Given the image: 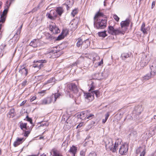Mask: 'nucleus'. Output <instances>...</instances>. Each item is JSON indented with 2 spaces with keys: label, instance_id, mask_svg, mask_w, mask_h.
I'll return each mask as SVG.
<instances>
[{
  "label": "nucleus",
  "instance_id": "nucleus-60",
  "mask_svg": "<svg viewBox=\"0 0 156 156\" xmlns=\"http://www.w3.org/2000/svg\"><path fill=\"white\" fill-rule=\"evenodd\" d=\"M135 132V133H136V132Z\"/></svg>",
  "mask_w": 156,
  "mask_h": 156
},
{
  "label": "nucleus",
  "instance_id": "nucleus-20",
  "mask_svg": "<svg viewBox=\"0 0 156 156\" xmlns=\"http://www.w3.org/2000/svg\"><path fill=\"white\" fill-rule=\"evenodd\" d=\"M39 41L38 40L35 39L32 41L30 44V46L34 48H36L39 45Z\"/></svg>",
  "mask_w": 156,
  "mask_h": 156
},
{
  "label": "nucleus",
  "instance_id": "nucleus-51",
  "mask_svg": "<svg viewBox=\"0 0 156 156\" xmlns=\"http://www.w3.org/2000/svg\"><path fill=\"white\" fill-rule=\"evenodd\" d=\"M103 63V60H101L100 62H99V63H98V65L99 66H100Z\"/></svg>",
  "mask_w": 156,
  "mask_h": 156
},
{
  "label": "nucleus",
  "instance_id": "nucleus-34",
  "mask_svg": "<svg viewBox=\"0 0 156 156\" xmlns=\"http://www.w3.org/2000/svg\"><path fill=\"white\" fill-rule=\"evenodd\" d=\"M40 104L41 105H46L48 104L46 98L42 100L40 102Z\"/></svg>",
  "mask_w": 156,
  "mask_h": 156
},
{
  "label": "nucleus",
  "instance_id": "nucleus-10",
  "mask_svg": "<svg viewBox=\"0 0 156 156\" xmlns=\"http://www.w3.org/2000/svg\"><path fill=\"white\" fill-rule=\"evenodd\" d=\"M47 62V61L45 60H41L37 61L36 62V64H34L33 66L34 68L38 67L39 69L42 67L43 65V63H45Z\"/></svg>",
  "mask_w": 156,
  "mask_h": 156
},
{
  "label": "nucleus",
  "instance_id": "nucleus-27",
  "mask_svg": "<svg viewBox=\"0 0 156 156\" xmlns=\"http://www.w3.org/2000/svg\"><path fill=\"white\" fill-rule=\"evenodd\" d=\"M56 12L58 13V14L60 16H61L63 13V10L62 9V8L59 7H58L57 8L56 10Z\"/></svg>",
  "mask_w": 156,
  "mask_h": 156
},
{
  "label": "nucleus",
  "instance_id": "nucleus-19",
  "mask_svg": "<svg viewBox=\"0 0 156 156\" xmlns=\"http://www.w3.org/2000/svg\"><path fill=\"white\" fill-rule=\"evenodd\" d=\"M74 3L73 0H67L65 3V5L66 6L67 9L68 10L71 7Z\"/></svg>",
  "mask_w": 156,
  "mask_h": 156
},
{
  "label": "nucleus",
  "instance_id": "nucleus-16",
  "mask_svg": "<svg viewBox=\"0 0 156 156\" xmlns=\"http://www.w3.org/2000/svg\"><path fill=\"white\" fill-rule=\"evenodd\" d=\"M25 139L23 138H17L16 140L14 141L13 143V146L15 147H16L22 144L25 140Z\"/></svg>",
  "mask_w": 156,
  "mask_h": 156
},
{
  "label": "nucleus",
  "instance_id": "nucleus-58",
  "mask_svg": "<svg viewBox=\"0 0 156 156\" xmlns=\"http://www.w3.org/2000/svg\"><path fill=\"white\" fill-rule=\"evenodd\" d=\"M1 153H2V151H1V149H0V155H1Z\"/></svg>",
  "mask_w": 156,
  "mask_h": 156
},
{
  "label": "nucleus",
  "instance_id": "nucleus-28",
  "mask_svg": "<svg viewBox=\"0 0 156 156\" xmlns=\"http://www.w3.org/2000/svg\"><path fill=\"white\" fill-rule=\"evenodd\" d=\"M57 52L56 51H55L53 49H52L49 52V53H47V56L49 57V58H51L52 57V55L54 54L55 53H56Z\"/></svg>",
  "mask_w": 156,
  "mask_h": 156
},
{
  "label": "nucleus",
  "instance_id": "nucleus-47",
  "mask_svg": "<svg viewBox=\"0 0 156 156\" xmlns=\"http://www.w3.org/2000/svg\"><path fill=\"white\" fill-rule=\"evenodd\" d=\"M96 154L95 152L90 153L88 156H96Z\"/></svg>",
  "mask_w": 156,
  "mask_h": 156
},
{
  "label": "nucleus",
  "instance_id": "nucleus-46",
  "mask_svg": "<svg viewBox=\"0 0 156 156\" xmlns=\"http://www.w3.org/2000/svg\"><path fill=\"white\" fill-rule=\"evenodd\" d=\"M46 36L48 39H50L51 38V37L50 34L49 33H47L46 34Z\"/></svg>",
  "mask_w": 156,
  "mask_h": 156
},
{
  "label": "nucleus",
  "instance_id": "nucleus-41",
  "mask_svg": "<svg viewBox=\"0 0 156 156\" xmlns=\"http://www.w3.org/2000/svg\"><path fill=\"white\" fill-rule=\"evenodd\" d=\"M24 134V136L26 137H27L30 133V132L28 131H26Z\"/></svg>",
  "mask_w": 156,
  "mask_h": 156
},
{
  "label": "nucleus",
  "instance_id": "nucleus-13",
  "mask_svg": "<svg viewBox=\"0 0 156 156\" xmlns=\"http://www.w3.org/2000/svg\"><path fill=\"white\" fill-rule=\"evenodd\" d=\"M19 72L23 76H26L28 73L27 69L23 66H22L20 67Z\"/></svg>",
  "mask_w": 156,
  "mask_h": 156
},
{
  "label": "nucleus",
  "instance_id": "nucleus-17",
  "mask_svg": "<svg viewBox=\"0 0 156 156\" xmlns=\"http://www.w3.org/2000/svg\"><path fill=\"white\" fill-rule=\"evenodd\" d=\"M87 111H83L81 112L78 115V118L82 120H85L87 119Z\"/></svg>",
  "mask_w": 156,
  "mask_h": 156
},
{
  "label": "nucleus",
  "instance_id": "nucleus-57",
  "mask_svg": "<svg viewBox=\"0 0 156 156\" xmlns=\"http://www.w3.org/2000/svg\"><path fill=\"white\" fill-rule=\"evenodd\" d=\"M93 62H95V58H93Z\"/></svg>",
  "mask_w": 156,
  "mask_h": 156
},
{
  "label": "nucleus",
  "instance_id": "nucleus-48",
  "mask_svg": "<svg viewBox=\"0 0 156 156\" xmlns=\"http://www.w3.org/2000/svg\"><path fill=\"white\" fill-rule=\"evenodd\" d=\"M27 101V100H25L24 101H23L21 104H20V106H22Z\"/></svg>",
  "mask_w": 156,
  "mask_h": 156
},
{
  "label": "nucleus",
  "instance_id": "nucleus-1",
  "mask_svg": "<svg viewBox=\"0 0 156 156\" xmlns=\"http://www.w3.org/2000/svg\"><path fill=\"white\" fill-rule=\"evenodd\" d=\"M103 13L98 11L95 14L94 18V26L98 29L105 28L107 26V20Z\"/></svg>",
  "mask_w": 156,
  "mask_h": 156
},
{
  "label": "nucleus",
  "instance_id": "nucleus-38",
  "mask_svg": "<svg viewBox=\"0 0 156 156\" xmlns=\"http://www.w3.org/2000/svg\"><path fill=\"white\" fill-rule=\"evenodd\" d=\"M45 91L46 90H43L40 92H38V93L40 95L43 96L45 94Z\"/></svg>",
  "mask_w": 156,
  "mask_h": 156
},
{
  "label": "nucleus",
  "instance_id": "nucleus-12",
  "mask_svg": "<svg viewBox=\"0 0 156 156\" xmlns=\"http://www.w3.org/2000/svg\"><path fill=\"white\" fill-rule=\"evenodd\" d=\"M78 23V20L76 19L73 20L70 22V27L72 30H74L77 28Z\"/></svg>",
  "mask_w": 156,
  "mask_h": 156
},
{
  "label": "nucleus",
  "instance_id": "nucleus-18",
  "mask_svg": "<svg viewBox=\"0 0 156 156\" xmlns=\"http://www.w3.org/2000/svg\"><path fill=\"white\" fill-rule=\"evenodd\" d=\"M151 70V73L152 75L154 76L156 73V62L155 63H153L152 65L150 67Z\"/></svg>",
  "mask_w": 156,
  "mask_h": 156
},
{
  "label": "nucleus",
  "instance_id": "nucleus-4",
  "mask_svg": "<svg viewBox=\"0 0 156 156\" xmlns=\"http://www.w3.org/2000/svg\"><path fill=\"white\" fill-rule=\"evenodd\" d=\"M94 94L96 95L97 97H98L99 96L100 92L98 90H96L88 93H84V97L88 101H91L94 98Z\"/></svg>",
  "mask_w": 156,
  "mask_h": 156
},
{
  "label": "nucleus",
  "instance_id": "nucleus-59",
  "mask_svg": "<svg viewBox=\"0 0 156 156\" xmlns=\"http://www.w3.org/2000/svg\"><path fill=\"white\" fill-rule=\"evenodd\" d=\"M90 143H91L92 144H93V141H90Z\"/></svg>",
  "mask_w": 156,
  "mask_h": 156
},
{
  "label": "nucleus",
  "instance_id": "nucleus-52",
  "mask_svg": "<svg viewBox=\"0 0 156 156\" xmlns=\"http://www.w3.org/2000/svg\"><path fill=\"white\" fill-rule=\"evenodd\" d=\"M155 1H153L152 2V7L153 8L154 7L155 5Z\"/></svg>",
  "mask_w": 156,
  "mask_h": 156
},
{
  "label": "nucleus",
  "instance_id": "nucleus-50",
  "mask_svg": "<svg viewBox=\"0 0 156 156\" xmlns=\"http://www.w3.org/2000/svg\"><path fill=\"white\" fill-rule=\"evenodd\" d=\"M27 120L28 121L30 122L31 124L32 123V120L30 118H28Z\"/></svg>",
  "mask_w": 156,
  "mask_h": 156
},
{
  "label": "nucleus",
  "instance_id": "nucleus-56",
  "mask_svg": "<svg viewBox=\"0 0 156 156\" xmlns=\"http://www.w3.org/2000/svg\"><path fill=\"white\" fill-rule=\"evenodd\" d=\"M154 119H156V115H154Z\"/></svg>",
  "mask_w": 156,
  "mask_h": 156
},
{
  "label": "nucleus",
  "instance_id": "nucleus-22",
  "mask_svg": "<svg viewBox=\"0 0 156 156\" xmlns=\"http://www.w3.org/2000/svg\"><path fill=\"white\" fill-rule=\"evenodd\" d=\"M20 127L21 129L23 131H25L27 129V123L20 122L19 123Z\"/></svg>",
  "mask_w": 156,
  "mask_h": 156
},
{
  "label": "nucleus",
  "instance_id": "nucleus-35",
  "mask_svg": "<svg viewBox=\"0 0 156 156\" xmlns=\"http://www.w3.org/2000/svg\"><path fill=\"white\" fill-rule=\"evenodd\" d=\"M94 117V115L92 114H89L88 113L87 114V119H90L93 118Z\"/></svg>",
  "mask_w": 156,
  "mask_h": 156
},
{
  "label": "nucleus",
  "instance_id": "nucleus-49",
  "mask_svg": "<svg viewBox=\"0 0 156 156\" xmlns=\"http://www.w3.org/2000/svg\"><path fill=\"white\" fill-rule=\"evenodd\" d=\"M16 38H18V39H17V41L18 40V39H19V38L18 37V35L17 34L15 35H14V36L13 37V39H15Z\"/></svg>",
  "mask_w": 156,
  "mask_h": 156
},
{
  "label": "nucleus",
  "instance_id": "nucleus-55",
  "mask_svg": "<svg viewBox=\"0 0 156 156\" xmlns=\"http://www.w3.org/2000/svg\"><path fill=\"white\" fill-rule=\"evenodd\" d=\"M43 138V137H40L39 138V139L40 140L41 139Z\"/></svg>",
  "mask_w": 156,
  "mask_h": 156
},
{
  "label": "nucleus",
  "instance_id": "nucleus-11",
  "mask_svg": "<svg viewBox=\"0 0 156 156\" xmlns=\"http://www.w3.org/2000/svg\"><path fill=\"white\" fill-rule=\"evenodd\" d=\"M50 30L53 34H56L59 33L60 30L55 24H53L50 26Z\"/></svg>",
  "mask_w": 156,
  "mask_h": 156
},
{
  "label": "nucleus",
  "instance_id": "nucleus-36",
  "mask_svg": "<svg viewBox=\"0 0 156 156\" xmlns=\"http://www.w3.org/2000/svg\"><path fill=\"white\" fill-rule=\"evenodd\" d=\"M64 37H65L61 33V34L57 37L56 40L57 41H59L64 38Z\"/></svg>",
  "mask_w": 156,
  "mask_h": 156
},
{
  "label": "nucleus",
  "instance_id": "nucleus-40",
  "mask_svg": "<svg viewBox=\"0 0 156 156\" xmlns=\"http://www.w3.org/2000/svg\"><path fill=\"white\" fill-rule=\"evenodd\" d=\"M48 124L46 122H42L41 124V126H48Z\"/></svg>",
  "mask_w": 156,
  "mask_h": 156
},
{
  "label": "nucleus",
  "instance_id": "nucleus-25",
  "mask_svg": "<svg viewBox=\"0 0 156 156\" xmlns=\"http://www.w3.org/2000/svg\"><path fill=\"white\" fill-rule=\"evenodd\" d=\"M152 76V73H151L146 74L143 77V80H147L150 79Z\"/></svg>",
  "mask_w": 156,
  "mask_h": 156
},
{
  "label": "nucleus",
  "instance_id": "nucleus-37",
  "mask_svg": "<svg viewBox=\"0 0 156 156\" xmlns=\"http://www.w3.org/2000/svg\"><path fill=\"white\" fill-rule=\"evenodd\" d=\"M78 12V10L77 9H75L73 10L72 12H71V15L73 16H74Z\"/></svg>",
  "mask_w": 156,
  "mask_h": 156
},
{
  "label": "nucleus",
  "instance_id": "nucleus-15",
  "mask_svg": "<svg viewBox=\"0 0 156 156\" xmlns=\"http://www.w3.org/2000/svg\"><path fill=\"white\" fill-rule=\"evenodd\" d=\"M146 149L145 147L144 148L140 147L136 150V153L138 154L141 153L140 156H144L145 154Z\"/></svg>",
  "mask_w": 156,
  "mask_h": 156
},
{
  "label": "nucleus",
  "instance_id": "nucleus-29",
  "mask_svg": "<svg viewBox=\"0 0 156 156\" xmlns=\"http://www.w3.org/2000/svg\"><path fill=\"white\" fill-rule=\"evenodd\" d=\"M129 54L128 53H123L121 55V57L124 60H125L126 58L129 57Z\"/></svg>",
  "mask_w": 156,
  "mask_h": 156
},
{
  "label": "nucleus",
  "instance_id": "nucleus-33",
  "mask_svg": "<svg viewBox=\"0 0 156 156\" xmlns=\"http://www.w3.org/2000/svg\"><path fill=\"white\" fill-rule=\"evenodd\" d=\"M90 88L89 90V92L93 91L95 89V87L94 86V83L92 82L90 86Z\"/></svg>",
  "mask_w": 156,
  "mask_h": 156
},
{
  "label": "nucleus",
  "instance_id": "nucleus-21",
  "mask_svg": "<svg viewBox=\"0 0 156 156\" xmlns=\"http://www.w3.org/2000/svg\"><path fill=\"white\" fill-rule=\"evenodd\" d=\"M77 150V147L74 145H73L72 147H70L69 151L70 153L72 154L73 156H75Z\"/></svg>",
  "mask_w": 156,
  "mask_h": 156
},
{
  "label": "nucleus",
  "instance_id": "nucleus-26",
  "mask_svg": "<svg viewBox=\"0 0 156 156\" xmlns=\"http://www.w3.org/2000/svg\"><path fill=\"white\" fill-rule=\"evenodd\" d=\"M145 24L144 23H143L142 24L141 27V30L143 32L144 34H147V29L145 28Z\"/></svg>",
  "mask_w": 156,
  "mask_h": 156
},
{
  "label": "nucleus",
  "instance_id": "nucleus-24",
  "mask_svg": "<svg viewBox=\"0 0 156 156\" xmlns=\"http://www.w3.org/2000/svg\"><path fill=\"white\" fill-rule=\"evenodd\" d=\"M106 31L99 32L98 33V34L99 37H105L106 36H107V35L106 34Z\"/></svg>",
  "mask_w": 156,
  "mask_h": 156
},
{
  "label": "nucleus",
  "instance_id": "nucleus-7",
  "mask_svg": "<svg viewBox=\"0 0 156 156\" xmlns=\"http://www.w3.org/2000/svg\"><path fill=\"white\" fill-rule=\"evenodd\" d=\"M130 23V20L129 19L126 20L122 21L120 23L122 29L121 31L122 32V34H124L126 31L127 27L129 26Z\"/></svg>",
  "mask_w": 156,
  "mask_h": 156
},
{
  "label": "nucleus",
  "instance_id": "nucleus-44",
  "mask_svg": "<svg viewBox=\"0 0 156 156\" xmlns=\"http://www.w3.org/2000/svg\"><path fill=\"white\" fill-rule=\"evenodd\" d=\"M84 124L83 122H80L79 124L77 126L76 128H80Z\"/></svg>",
  "mask_w": 156,
  "mask_h": 156
},
{
  "label": "nucleus",
  "instance_id": "nucleus-43",
  "mask_svg": "<svg viewBox=\"0 0 156 156\" xmlns=\"http://www.w3.org/2000/svg\"><path fill=\"white\" fill-rule=\"evenodd\" d=\"M114 19L117 21H119V18L116 15H114L113 16Z\"/></svg>",
  "mask_w": 156,
  "mask_h": 156
},
{
  "label": "nucleus",
  "instance_id": "nucleus-53",
  "mask_svg": "<svg viewBox=\"0 0 156 156\" xmlns=\"http://www.w3.org/2000/svg\"><path fill=\"white\" fill-rule=\"evenodd\" d=\"M2 2H1V1H0V9H1V8L2 7Z\"/></svg>",
  "mask_w": 156,
  "mask_h": 156
},
{
  "label": "nucleus",
  "instance_id": "nucleus-30",
  "mask_svg": "<svg viewBox=\"0 0 156 156\" xmlns=\"http://www.w3.org/2000/svg\"><path fill=\"white\" fill-rule=\"evenodd\" d=\"M84 43L83 42L82 40L80 38H78L76 43V45L78 47H80Z\"/></svg>",
  "mask_w": 156,
  "mask_h": 156
},
{
  "label": "nucleus",
  "instance_id": "nucleus-14",
  "mask_svg": "<svg viewBox=\"0 0 156 156\" xmlns=\"http://www.w3.org/2000/svg\"><path fill=\"white\" fill-rule=\"evenodd\" d=\"M47 16L50 19L54 20L56 16V13L55 11L51 10L47 14Z\"/></svg>",
  "mask_w": 156,
  "mask_h": 156
},
{
  "label": "nucleus",
  "instance_id": "nucleus-31",
  "mask_svg": "<svg viewBox=\"0 0 156 156\" xmlns=\"http://www.w3.org/2000/svg\"><path fill=\"white\" fill-rule=\"evenodd\" d=\"M61 34L65 37L68 34V30L66 29H64L62 31Z\"/></svg>",
  "mask_w": 156,
  "mask_h": 156
},
{
  "label": "nucleus",
  "instance_id": "nucleus-2",
  "mask_svg": "<svg viewBox=\"0 0 156 156\" xmlns=\"http://www.w3.org/2000/svg\"><path fill=\"white\" fill-rule=\"evenodd\" d=\"M122 141L121 139H118L116 140L115 143L114 144L112 140L110 139L109 141L106 143V149H109L112 152H115L118 146L121 144Z\"/></svg>",
  "mask_w": 156,
  "mask_h": 156
},
{
  "label": "nucleus",
  "instance_id": "nucleus-54",
  "mask_svg": "<svg viewBox=\"0 0 156 156\" xmlns=\"http://www.w3.org/2000/svg\"><path fill=\"white\" fill-rule=\"evenodd\" d=\"M96 59L98 60L99 59V57L98 56H96Z\"/></svg>",
  "mask_w": 156,
  "mask_h": 156
},
{
  "label": "nucleus",
  "instance_id": "nucleus-5",
  "mask_svg": "<svg viewBox=\"0 0 156 156\" xmlns=\"http://www.w3.org/2000/svg\"><path fill=\"white\" fill-rule=\"evenodd\" d=\"M60 96L59 93H55L53 94L51 96L46 98L48 104L52 102L54 103L56 100L57 98H59Z\"/></svg>",
  "mask_w": 156,
  "mask_h": 156
},
{
  "label": "nucleus",
  "instance_id": "nucleus-6",
  "mask_svg": "<svg viewBox=\"0 0 156 156\" xmlns=\"http://www.w3.org/2000/svg\"><path fill=\"white\" fill-rule=\"evenodd\" d=\"M108 33L112 35H116L122 34V32L121 31V29H115L112 26H109L108 29Z\"/></svg>",
  "mask_w": 156,
  "mask_h": 156
},
{
  "label": "nucleus",
  "instance_id": "nucleus-9",
  "mask_svg": "<svg viewBox=\"0 0 156 156\" xmlns=\"http://www.w3.org/2000/svg\"><path fill=\"white\" fill-rule=\"evenodd\" d=\"M149 61V57L145 55H144L140 63V66L141 67H144L146 66Z\"/></svg>",
  "mask_w": 156,
  "mask_h": 156
},
{
  "label": "nucleus",
  "instance_id": "nucleus-8",
  "mask_svg": "<svg viewBox=\"0 0 156 156\" xmlns=\"http://www.w3.org/2000/svg\"><path fill=\"white\" fill-rule=\"evenodd\" d=\"M128 150V145L126 143L121 145L119 149V153L122 155L126 154Z\"/></svg>",
  "mask_w": 156,
  "mask_h": 156
},
{
  "label": "nucleus",
  "instance_id": "nucleus-23",
  "mask_svg": "<svg viewBox=\"0 0 156 156\" xmlns=\"http://www.w3.org/2000/svg\"><path fill=\"white\" fill-rule=\"evenodd\" d=\"M55 81V79L54 78H51L50 79L48 80L47 81L45 82L44 83V85H46L50 83H53L52 84H51L52 85L54 83V82Z\"/></svg>",
  "mask_w": 156,
  "mask_h": 156
},
{
  "label": "nucleus",
  "instance_id": "nucleus-39",
  "mask_svg": "<svg viewBox=\"0 0 156 156\" xmlns=\"http://www.w3.org/2000/svg\"><path fill=\"white\" fill-rule=\"evenodd\" d=\"M14 111L13 110H11L9 112V114L10 115H11V116H12V117H13L14 116Z\"/></svg>",
  "mask_w": 156,
  "mask_h": 156
},
{
  "label": "nucleus",
  "instance_id": "nucleus-42",
  "mask_svg": "<svg viewBox=\"0 0 156 156\" xmlns=\"http://www.w3.org/2000/svg\"><path fill=\"white\" fill-rule=\"evenodd\" d=\"M80 156H85V151H82L80 153Z\"/></svg>",
  "mask_w": 156,
  "mask_h": 156
},
{
  "label": "nucleus",
  "instance_id": "nucleus-32",
  "mask_svg": "<svg viewBox=\"0 0 156 156\" xmlns=\"http://www.w3.org/2000/svg\"><path fill=\"white\" fill-rule=\"evenodd\" d=\"M109 115V114L108 112L105 114V119H103L102 120V122L103 123H105L106 122L107 120L108 119Z\"/></svg>",
  "mask_w": 156,
  "mask_h": 156
},
{
  "label": "nucleus",
  "instance_id": "nucleus-3",
  "mask_svg": "<svg viewBox=\"0 0 156 156\" xmlns=\"http://www.w3.org/2000/svg\"><path fill=\"white\" fill-rule=\"evenodd\" d=\"M67 91L69 93L70 97H73L78 92V89L76 86L73 83H71L68 85Z\"/></svg>",
  "mask_w": 156,
  "mask_h": 156
},
{
  "label": "nucleus",
  "instance_id": "nucleus-45",
  "mask_svg": "<svg viewBox=\"0 0 156 156\" xmlns=\"http://www.w3.org/2000/svg\"><path fill=\"white\" fill-rule=\"evenodd\" d=\"M36 99V96H34L32 97L30 99V102H32Z\"/></svg>",
  "mask_w": 156,
  "mask_h": 156
}]
</instances>
